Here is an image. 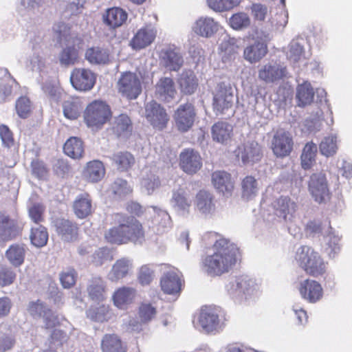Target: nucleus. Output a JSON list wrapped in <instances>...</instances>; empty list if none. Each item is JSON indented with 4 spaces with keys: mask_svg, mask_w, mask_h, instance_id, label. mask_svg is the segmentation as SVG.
<instances>
[{
    "mask_svg": "<svg viewBox=\"0 0 352 352\" xmlns=\"http://www.w3.org/2000/svg\"><path fill=\"white\" fill-rule=\"evenodd\" d=\"M233 128L231 124L225 121H219L214 123L211 129L213 140L226 143L231 139Z\"/></svg>",
    "mask_w": 352,
    "mask_h": 352,
    "instance_id": "obj_31",
    "label": "nucleus"
},
{
    "mask_svg": "<svg viewBox=\"0 0 352 352\" xmlns=\"http://www.w3.org/2000/svg\"><path fill=\"white\" fill-rule=\"evenodd\" d=\"M197 116L195 108L192 103L181 104L174 114V120L177 129L186 132L194 125Z\"/></svg>",
    "mask_w": 352,
    "mask_h": 352,
    "instance_id": "obj_8",
    "label": "nucleus"
},
{
    "mask_svg": "<svg viewBox=\"0 0 352 352\" xmlns=\"http://www.w3.org/2000/svg\"><path fill=\"white\" fill-rule=\"evenodd\" d=\"M0 138L4 147L10 148L14 146L13 133L6 124H0Z\"/></svg>",
    "mask_w": 352,
    "mask_h": 352,
    "instance_id": "obj_58",
    "label": "nucleus"
},
{
    "mask_svg": "<svg viewBox=\"0 0 352 352\" xmlns=\"http://www.w3.org/2000/svg\"><path fill=\"white\" fill-rule=\"evenodd\" d=\"M309 188L315 200L319 203L329 199L327 181L324 174H314L309 182Z\"/></svg>",
    "mask_w": 352,
    "mask_h": 352,
    "instance_id": "obj_13",
    "label": "nucleus"
},
{
    "mask_svg": "<svg viewBox=\"0 0 352 352\" xmlns=\"http://www.w3.org/2000/svg\"><path fill=\"white\" fill-rule=\"evenodd\" d=\"M178 85L182 94L191 95L198 88V79L192 72H185L178 78Z\"/></svg>",
    "mask_w": 352,
    "mask_h": 352,
    "instance_id": "obj_35",
    "label": "nucleus"
},
{
    "mask_svg": "<svg viewBox=\"0 0 352 352\" xmlns=\"http://www.w3.org/2000/svg\"><path fill=\"white\" fill-rule=\"evenodd\" d=\"M30 241L36 247H43L47 244L48 233L47 229L41 225L37 228H32L30 233Z\"/></svg>",
    "mask_w": 352,
    "mask_h": 352,
    "instance_id": "obj_42",
    "label": "nucleus"
},
{
    "mask_svg": "<svg viewBox=\"0 0 352 352\" xmlns=\"http://www.w3.org/2000/svg\"><path fill=\"white\" fill-rule=\"evenodd\" d=\"M218 30L217 23L210 17H201L196 21L193 31L204 37H210Z\"/></svg>",
    "mask_w": 352,
    "mask_h": 352,
    "instance_id": "obj_33",
    "label": "nucleus"
},
{
    "mask_svg": "<svg viewBox=\"0 0 352 352\" xmlns=\"http://www.w3.org/2000/svg\"><path fill=\"white\" fill-rule=\"evenodd\" d=\"M317 151L316 144L312 142L305 145L300 155L301 166L303 169L308 170L314 166Z\"/></svg>",
    "mask_w": 352,
    "mask_h": 352,
    "instance_id": "obj_41",
    "label": "nucleus"
},
{
    "mask_svg": "<svg viewBox=\"0 0 352 352\" xmlns=\"http://www.w3.org/2000/svg\"><path fill=\"white\" fill-rule=\"evenodd\" d=\"M84 175L90 182H98L104 176L105 168L101 161L89 162L84 170Z\"/></svg>",
    "mask_w": 352,
    "mask_h": 352,
    "instance_id": "obj_36",
    "label": "nucleus"
},
{
    "mask_svg": "<svg viewBox=\"0 0 352 352\" xmlns=\"http://www.w3.org/2000/svg\"><path fill=\"white\" fill-rule=\"evenodd\" d=\"M89 296L92 300H101L104 298L105 287L101 278H96L91 280V284L87 288Z\"/></svg>",
    "mask_w": 352,
    "mask_h": 352,
    "instance_id": "obj_44",
    "label": "nucleus"
},
{
    "mask_svg": "<svg viewBox=\"0 0 352 352\" xmlns=\"http://www.w3.org/2000/svg\"><path fill=\"white\" fill-rule=\"evenodd\" d=\"M274 209L277 214L284 219L292 217L297 210V204L287 196H280L274 203Z\"/></svg>",
    "mask_w": 352,
    "mask_h": 352,
    "instance_id": "obj_29",
    "label": "nucleus"
},
{
    "mask_svg": "<svg viewBox=\"0 0 352 352\" xmlns=\"http://www.w3.org/2000/svg\"><path fill=\"white\" fill-rule=\"evenodd\" d=\"M138 314L143 322L151 320L156 314V309L150 303H142L139 307Z\"/></svg>",
    "mask_w": 352,
    "mask_h": 352,
    "instance_id": "obj_59",
    "label": "nucleus"
},
{
    "mask_svg": "<svg viewBox=\"0 0 352 352\" xmlns=\"http://www.w3.org/2000/svg\"><path fill=\"white\" fill-rule=\"evenodd\" d=\"M63 151L66 155L74 159H81L85 155V144L78 137H71L65 142Z\"/></svg>",
    "mask_w": 352,
    "mask_h": 352,
    "instance_id": "obj_27",
    "label": "nucleus"
},
{
    "mask_svg": "<svg viewBox=\"0 0 352 352\" xmlns=\"http://www.w3.org/2000/svg\"><path fill=\"white\" fill-rule=\"evenodd\" d=\"M155 276V270L150 264L143 265L138 270L137 280L142 286L149 285Z\"/></svg>",
    "mask_w": 352,
    "mask_h": 352,
    "instance_id": "obj_43",
    "label": "nucleus"
},
{
    "mask_svg": "<svg viewBox=\"0 0 352 352\" xmlns=\"http://www.w3.org/2000/svg\"><path fill=\"white\" fill-rule=\"evenodd\" d=\"M29 216L32 221L40 224L44 221L45 207L40 204H35L29 209Z\"/></svg>",
    "mask_w": 352,
    "mask_h": 352,
    "instance_id": "obj_60",
    "label": "nucleus"
},
{
    "mask_svg": "<svg viewBox=\"0 0 352 352\" xmlns=\"http://www.w3.org/2000/svg\"><path fill=\"white\" fill-rule=\"evenodd\" d=\"M15 108L19 116L23 119L29 117L32 112L30 100L25 96H21L16 100Z\"/></svg>",
    "mask_w": 352,
    "mask_h": 352,
    "instance_id": "obj_54",
    "label": "nucleus"
},
{
    "mask_svg": "<svg viewBox=\"0 0 352 352\" xmlns=\"http://www.w3.org/2000/svg\"><path fill=\"white\" fill-rule=\"evenodd\" d=\"M73 210L78 219H85L92 214V199L89 193L78 195L73 202Z\"/></svg>",
    "mask_w": 352,
    "mask_h": 352,
    "instance_id": "obj_23",
    "label": "nucleus"
},
{
    "mask_svg": "<svg viewBox=\"0 0 352 352\" xmlns=\"http://www.w3.org/2000/svg\"><path fill=\"white\" fill-rule=\"evenodd\" d=\"M239 0H207L208 6L219 12L229 10L239 4Z\"/></svg>",
    "mask_w": 352,
    "mask_h": 352,
    "instance_id": "obj_53",
    "label": "nucleus"
},
{
    "mask_svg": "<svg viewBox=\"0 0 352 352\" xmlns=\"http://www.w3.org/2000/svg\"><path fill=\"white\" fill-rule=\"evenodd\" d=\"M104 238L111 244L141 243L144 239V231L142 223L133 217L116 214L115 225L105 232Z\"/></svg>",
    "mask_w": 352,
    "mask_h": 352,
    "instance_id": "obj_1",
    "label": "nucleus"
},
{
    "mask_svg": "<svg viewBox=\"0 0 352 352\" xmlns=\"http://www.w3.org/2000/svg\"><path fill=\"white\" fill-rule=\"evenodd\" d=\"M111 160L117 170L120 172L129 171L135 164L134 155L129 151H119L113 153Z\"/></svg>",
    "mask_w": 352,
    "mask_h": 352,
    "instance_id": "obj_30",
    "label": "nucleus"
},
{
    "mask_svg": "<svg viewBox=\"0 0 352 352\" xmlns=\"http://www.w3.org/2000/svg\"><path fill=\"white\" fill-rule=\"evenodd\" d=\"M250 20L247 14L239 12L233 14L230 19V25L234 30H241L248 27Z\"/></svg>",
    "mask_w": 352,
    "mask_h": 352,
    "instance_id": "obj_55",
    "label": "nucleus"
},
{
    "mask_svg": "<svg viewBox=\"0 0 352 352\" xmlns=\"http://www.w3.org/2000/svg\"><path fill=\"white\" fill-rule=\"evenodd\" d=\"M77 273L74 268H69L60 274V281L64 288H71L76 282Z\"/></svg>",
    "mask_w": 352,
    "mask_h": 352,
    "instance_id": "obj_57",
    "label": "nucleus"
},
{
    "mask_svg": "<svg viewBox=\"0 0 352 352\" xmlns=\"http://www.w3.org/2000/svg\"><path fill=\"white\" fill-rule=\"evenodd\" d=\"M116 88L118 94L128 100L137 99L142 91V82L133 72H123L119 78Z\"/></svg>",
    "mask_w": 352,
    "mask_h": 352,
    "instance_id": "obj_5",
    "label": "nucleus"
},
{
    "mask_svg": "<svg viewBox=\"0 0 352 352\" xmlns=\"http://www.w3.org/2000/svg\"><path fill=\"white\" fill-rule=\"evenodd\" d=\"M70 82L75 89L87 91L94 87L96 75L89 69L75 68L71 73Z\"/></svg>",
    "mask_w": 352,
    "mask_h": 352,
    "instance_id": "obj_9",
    "label": "nucleus"
},
{
    "mask_svg": "<svg viewBox=\"0 0 352 352\" xmlns=\"http://www.w3.org/2000/svg\"><path fill=\"white\" fill-rule=\"evenodd\" d=\"M22 230L23 228L17 221L4 214L0 215V232L5 240L10 241L15 239L21 234Z\"/></svg>",
    "mask_w": 352,
    "mask_h": 352,
    "instance_id": "obj_22",
    "label": "nucleus"
},
{
    "mask_svg": "<svg viewBox=\"0 0 352 352\" xmlns=\"http://www.w3.org/2000/svg\"><path fill=\"white\" fill-rule=\"evenodd\" d=\"M199 322L203 329L206 332H211L219 325V316L213 309L206 307L201 309Z\"/></svg>",
    "mask_w": 352,
    "mask_h": 352,
    "instance_id": "obj_32",
    "label": "nucleus"
},
{
    "mask_svg": "<svg viewBox=\"0 0 352 352\" xmlns=\"http://www.w3.org/2000/svg\"><path fill=\"white\" fill-rule=\"evenodd\" d=\"M16 278V274L9 266L0 267V287H4L14 283Z\"/></svg>",
    "mask_w": 352,
    "mask_h": 352,
    "instance_id": "obj_52",
    "label": "nucleus"
},
{
    "mask_svg": "<svg viewBox=\"0 0 352 352\" xmlns=\"http://www.w3.org/2000/svg\"><path fill=\"white\" fill-rule=\"evenodd\" d=\"M131 270V263L129 260L122 258L118 259L112 266L109 274V278L112 282H117L126 277Z\"/></svg>",
    "mask_w": 352,
    "mask_h": 352,
    "instance_id": "obj_40",
    "label": "nucleus"
},
{
    "mask_svg": "<svg viewBox=\"0 0 352 352\" xmlns=\"http://www.w3.org/2000/svg\"><path fill=\"white\" fill-rule=\"evenodd\" d=\"M319 148L320 153L327 157L333 155L338 149L337 138L333 135L325 137L319 144Z\"/></svg>",
    "mask_w": 352,
    "mask_h": 352,
    "instance_id": "obj_48",
    "label": "nucleus"
},
{
    "mask_svg": "<svg viewBox=\"0 0 352 352\" xmlns=\"http://www.w3.org/2000/svg\"><path fill=\"white\" fill-rule=\"evenodd\" d=\"M156 37V30L151 26L140 28L130 41L133 49L141 50L150 45Z\"/></svg>",
    "mask_w": 352,
    "mask_h": 352,
    "instance_id": "obj_19",
    "label": "nucleus"
},
{
    "mask_svg": "<svg viewBox=\"0 0 352 352\" xmlns=\"http://www.w3.org/2000/svg\"><path fill=\"white\" fill-rule=\"evenodd\" d=\"M25 254V245L19 243L11 245L6 251L5 254L8 261L15 267H20L23 264Z\"/></svg>",
    "mask_w": 352,
    "mask_h": 352,
    "instance_id": "obj_34",
    "label": "nucleus"
},
{
    "mask_svg": "<svg viewBox=\"0 0 352 352\" xmlns=\"http://www.w3.org/2000/svg\"><path fill=\"white\" fill-rule=\"evenodd\" d=\"M214 253L207 256L204 265L208 273L219 276L228 272L236 262L235 254L230 242L225 239L220 238L213 245Z\"/></svg>",
    "mask_w": 352,
    "mask_h": 352,
    "instance_id": "obj_2",
    "label": "nucleus"
},
{
    "mask_svg": "<svg viewBox=\"0 0 352 352\" xmlns=\"http://www.w3.org/2000/svg\"><path fill=\"white\" fill-rule=\"evenodd\" d=\"M298 291L301 297L311 303L320 300L323 295L321 285L318 281L309 278L300 283Z\"/></svg>",
    "mask_w": 352,
    "mask_h": 352,
    "instance_id": "obj_16",
    "label": "nucleus"
},
{
    "mask_svg": "<svg viewBox=\"0 0 352 352\" xmlns=\"http://www.w3.org/2000/svg\"><path fill=\"white\" fill-rule=\"evenodd\" d=\"M111 188L113 195L119 199L124 197L132 192L128 182L121 179L116 180L112 184Z\"/></svg>",
    "mask_w": 352,
    "mask_h": 352,
    "instance_id": "obj_56",
    "label": "nucleus"
},
{
    "mask_svg": "<svg viewBox=\"0 0 352 352\" xmlns=\"http://www.w3.org/2000/svg\"><path fill=\"white\" fill-rule=\"evenodd\" d=\"M161 61L170 71H178L183 65V58L175 49H167L161 52Z\"/></svg>",
    "mask_w": 352,
    "mask_h": 352,
    "instance_id": "obj_26",
    "label": "nucleus"
},
{
    "mask_svg": "<svg viewBox=\"0 0 352 352\" xmlns=\"http://www.w3.org/2000/svg\"><path fill=\"white\" fill-rule=\"evenodd\" d=\"M78 58V52L74 46L64 48L60 54L59 60L62 65H74Z\"/></svg>",
    "mask_w": 352,
    "mask_h": 352,
    "instance_id": "obj_51",
    "label": "nucleus"
},
{
    "mask_svg": "<svg viewBox=\"0 0 352 352\" xmlns=\"http://www.w3.org/2000/svg\"><path fill=\"white\" fill-rule=\"evenodd\" d=\"M85 58L91 65H107L110 62L111 53L107 47H91L86 50Z\"/></svg>",
    "mask_w": 352,
    "mask_h": 352,
    "instance_id": "obj_25",
    "label": "nucleus"
},
{
    "mask_svg": "<svg viewBox=\"0 0 352 352\" xmlns=\"http://www.w3.org/2000/svg\"><path fill=\"white\" fill-rule=\"evenodd\" d=\"M236 156L244 164L258 162L262 157L261 146L256 141H248L238 146Z\"/></svg>",
    "mask_w": 352,
    "mask_h": 352,
    "instance_id": "obj_15",
    "label": "nucleus"
},
{
    "mask_svg": "<svg viewBox=\"0 0 352 352\" xmlns=\"http://www.w3.org/2000/svg\"><path fill=\"white\" fill-rule=\"evenodd\" d=\"M197 206L203 213H210L214 209V204L210 193L206 191H199L197 195Z\"/></svg>",
    "mask_w": 352,
    "mask_h": 352,
    "instance_id": "obj_47",
    "label": "nucleus"
},
{
    "mask_svg": "<svg viewBox=\"0 0 352 352\" xmlns=\"http://www.w3.org/2000/svg\"><path fill=\"white\" fill-rule=\"evenodd\" d=\"M295 259L309 276L318 277L326 272V263L320 254L309 246H301L296 253Z\"/></svg>",
    "mask_w": 352,
    "mask_h": 352,
    "instance_id": "obj_3",
    "label": "nucleus"
},
{
    "mask_svg": "<svg viewBox=\"0 0 352 352\" xmlns=\"http://www.w3.org/2000/svg\"><path fill=\"white\" fill-rule=\"evenodd\" d=\"M56 232L61 239L66 242H74L80 236L79 225L68 219H58L55 221Z\"/></svg>",
    "mask_w": 352,
    "mask_h": 352,
    "instance_id": "obj_12",
    "label": "nucleus"
},
{
    "mask_svg": "<svg viewBox=\"0 0 352 352\" xmlns=\"http://www.w3.org/2000/svg\"><path fill=\"white\" fill-rule=\"evenodd\" d=\"M173 199L176 204L183 209L190 206V203L186 198L184 192L181 190H179L173 193Z\"/></svg>",
    "mask_w": 352,
    "mask_h": 352,
    "instance_id": "obj_64",
    "label": "nucleus"
},
{
    "mask_svg": "<svg viewBox=\"0 0 352 352\" xmlns=\"http://www.w3.org/2000/svg\"><path fill=\"white\" fill-rule=\"evenodd\" d=\"M82 103L78 97H71L63 104V114L69 120L77 119L82 110Z\"/></svg>",
    "mask_w": 352,
    "mask_h": 352,
    "instance_id": "obj_39",
    "label": "nucleus"
},
{
    "mask_svg": "<svg viewBox=\"0 0 352 352\" xmlns=\"http://www.w3.org/2000/svg\"><path fill=\"white\" fill-rule=\"evenodd\" d=\"M135 296V289L129 287H121L113 295L114 305L119 309H126L132 303Z\"/></svg>",
    "mask_w": 352,
    "mask_h": 352,
    "instance_id": "obj_28",
    "label": "nucleus"
},
{
    "mask_svg": "<svg viewBox=\"0 0 352 352\" xmlns=\"http://www.w3.org/2000/svg\"><path fill=\"white\" fill-rule=\"evenodd\" d=\"M267 52V43L262 39H258L245 48L243 56L245 59L251 63H256L263 58Z\"/></svg>",
    "mask_w": 352,
    "mask_h": 352,
    "instance_id": "obj_24",
    "label": "nucleus"
},
{
    "mask_svg": "<svg viewBox=\"0 0 352 352\" xmlns=\"http://www.w3.org/2000/svg\"><path fill=\"white\" fill-rule=\"evenodd\" d=\"M250 287V280L247 276H241L230 282L227 285L230 293H245Z\"/></svg>",
    "mask_w": 352,
    "mask_h": 352,
    "instance_id": "obj_46",
    "label": "nucleus"
},
{
    "mask_svg": "<svg viewBox=\"0 0 352 352\" xmlns=\"http://www.w3.org/2000/svg\"><path fill=\"white\" fill-rule=\"evenodd\" d=\"M127 14L122 9L112 8L108 9L103 16V20L106 25L111 28L121 26L126 20Z\"/></svg>",
    "mask_w": 352,
    "mask_h": 352,
    "instance_id": "obj_37",
    "label": "nucleus"
},
{
    "mask_svg": "<svg viewBox=\"0 0 352 352\" xmlns=\"http://www.w3.org/2000/svg\"><path fill=\"white\" fill-rule=\"evenodd\" d=\"M102 352H127L128 346L117 333H106L101 340Z\"/></svg>",
    "mask_w": 352,
    "mask_h": 352,
    "instance_id": "obj_20",
    "label": "nucleus"
},
{
    "mask_svg": "<svg viewBox=\"0 0 352 352\" xmlns=\"http://www.w3.org/2000/svg\"><path fill=\"white\" fill-rule=\"evenodd\" d=\"M144 109V116L154 129L162 131L166 128L169 116L163 106L153 100L145 104Z\"/></svg>",
    "mask_w": 352,
    "mask_h": 352,
    "instance_id": "obj_6",
    "label": "nucleus"
},
{
    "mask_svg": "<svg viewBox=\"0 0 352 352\" xmlns=\"http://www.w3.org/2000/svg\"><path fill=\"white\" fill-rule=\"evenodd\" d=\"M233 94L222 85H219L213 97V109L220 114L230 109L233 104Z\"/></svg>",
    "mask_w": 352,
    "mask_h": 352,
    "instance_id": "obj_18",
    "label": "nucleus"
},
{
    "mask_svg": "<svg viewBox=\"0 0 352 352\" xmlns=\"http://www.w3.org/2000/svg\"><path fill=\"white\" fill-rule=\"evenodd\" d=\"M270 148L278 158L289 156L294 148V140L290 133L283 129L277 130L271 140Z\"/></svg>",
    "mask_w": 352,
    "mask_h": 352,
    "instance_id": "obj_7",
    "label": "nucleus"
},
{
    "mask_svg": "<svg viewBox=\"0 0 352 352\" xmlns=\"http://www.w3.org/2000/svg\"><path fill=\"white\" fill-rule=\"evenodd\" d=\"M288 76L286 66L277 63H268L263 65L258 72L259 80L265 83H276Z\"/></svg>",
    "mask_w": 352,
    "mask_h": 352,
    "instance_id": "obj_10",
    "label": "nucleus"
},
{
    "mask_svg": "<svg viewBox=\"0 0 352 352\" xmlns=\"http://www.w3.org/2000/svg\"><path fill=\"white\" fill-rule=\"evenodd\" d=\"M179 166L188 175L195 174L202 167V158L193 148H185L179 154Z\"/></svg>",
    "mask_w": 352,
    "mask_h": 352,
    "instance_id": "obj_11",
    "label": "nucleus"
},
{
    "mask_svg": "<svg viewBox=\"0 0 352 352\" xmlns=\"http://www.w3.org/2000/svg\"><path fill=\"white\" fill-rule=\"evenodd\" d=\"M296 98L298 107H304L312 103L314 91L310 82L306 81L298 85Z\"/></svg>",
    "mask_w": 352,
    "mask_h": 352,
    "instance_id": "obj_38",
    "label": "nucleus"
},
{
    "mask_svg": "<svg viewBox=\"0 0 352 352\" xmlns=\"http://www.w3.org/2000/svg\"><path fill=\"white\" fill-rule=\"evenodd\" d=\"M212 184L217 190L226 197L231 196L234 183L230 173L224 170H216L211 175Z\"/></svg>",
    "mask_w": 352,
    "mask_h": 352,
    "instance_id": "obj_17",
    "label": "nucleus"
},
{
    "mask_svg": "<svg viewBox=\"0 0 352 352\" xmlns=\"http://www.w3.org/2000/svg\"><path fill=\"white\" fill-rule=\"evenodd\" d=\"M16 340L11 329L3 328L0 332V352L10 351L15 345Z\"/></svg>",
    "mask_w": 352,
    "mask_h": 352,
    "instance_id": "obj_45",
    "label": "nucleus"
},
{
    "mask_svg": "<svg viewBox=\"0 0 352 352\" xmlns=\"http://www.w3.org/2000/svg\"><path fill=\"white\" fill-rule=\"evenodd\" d=\"M155 87V96L165 102L172 100L177 94L175 82L169 77L160 78Z\"/></svg>",
    "mask_w": 352,
    "mask_h": 352,
    "instance_id": "obj_21",
    "label": "nucleus"
},
{
    "mask_svg": "<svg viewBox=\"0 0 352 352\" xmlns=\"http://www.w3.org/2000/svg\"><path fill=\"white\" fill-rule=\"evenodd\" d=\"M112 113L109 104L102 100H94L89 103L84 111V120L92 129H98L109 122Z\"/></svg>",
    "mask_w": 352,
    "mask_h": 352,
    "instance_id": "obj_4",
    "label": "nucleus"
},
{
    "mask_svg": "<svg viewBox=\"0 0 352 352\" xmlns=\"http://www.w3.org/2000/svg\"><path fill=\"white\" fill-rule=\"evenodd\" d=\"M32 174L38 179H45L48 175L49 169L45 162L38 158L32 160L30 164Z\"/></svg>",
    "mask_w": 352,
    "mask_h": 352,
    "instance_id": "obj_50",
    "label": "nucleus"
},
{
    "mask_svg": "<svg viewBox=\"0 0 352 352\" xmlns=\"http://www.w3.org/2000/svg\"><path fill=\"white\" fill-rule=\"evenodd\" d=\"M257 182L256 179L252 176H246L241 182V193L243 197L247 199L256 194Z\"/></svg>",
    "mask_w": 352,
    "mask_h": 352,
    "instance_id": "obj_49",
    "label": "nucleus"
},
{
    "mask_svg": "<svg viewBox=\"0 0 352 352\" xmlns=\"http://www.w3.org/2000/svg\"><path fill=\"white\" fill-rule=\"evenodd\" d=\"M183 280L181 275L175 268L165 272L160 279L162 290L166 294H176L181 292Z\"/></svg>",
    "mask_w": 352,
    "mask_h": 352,
    "instance_id": "obj_14",
    "label": "nucleus"
},
{
    "mask_svg": "<svg viewBox=\"0 0 352 352\" xmlns=\"http://www.w3.org/2000/svg\"><path fill=\"white\" fill-rule=\"evenodd\" d=\"M117 131L120 133L132 131V123L129 117L125 114L120 115L116 119Z\"/></svg>",
    "mask_w": 352,
    "mask_h": 352,
    "instance_id": "obj_61",
    "label": "nucleus"
},
{
    "mask_svg": "<svg viewBox=\"0 0 352 352\" xmlns=\"http://www.w3.org/2000/svg\"><path fill=\"white\" fill-rule=\"evenodd\" d=\"M252 11L254 17L259 21H263L267 12V8L265 6L256 3L252 6Z\"/></svg>",
    "mask_w": 352,
    "mask_h": 352,
    "instance_id": "obj_63",
    "label": "nucleus"
},
{
    "mask_svg": "<svg viewBox=\"0 0 352 352\" xmlns=\"http://www.w3.org/2000/svg\"><path fill=\"white\" fill-rule=\"evenodd\" d=\"M54 31L57 34V37L60 41L66 38L70 33V27L63 22L55 24L53 27Z\"/></svg>",
    "mask_w": 352,
    "mask_h": 352,
    "instance_id": "obj_62",
    "label": "nucleus"
}]
</instances>
